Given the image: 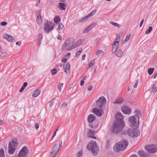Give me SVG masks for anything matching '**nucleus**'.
Here are the masks:
<instances>
[{
    "label": "nucleus",
    "instance_id": "f257e3e1",
    "mask_svg": "<svg viewBox=\"0 0 157 157\" xmlns=\"http://www.w3.org/2000/svg\"><path fill=\"white\" fill-rule=\"evenodd\" d=\"M75 42V39L73 38H69L66 39L62 47L63 50L70 51L75 48L74 45Z\"/></svg>",
    "mask_w": 157,
    "mask_h": 157
},
{
    "label": "nucleus",
    "instance_id": "f03ea898",
    "mask_svg": "<svg viewBox=\"0 0 157 157\" xmlns=\"http://www.w3.org/2000/svg\"><path fill=\"white\" fill-rule=\"evenodd\" d=\"M86 148L88 150L91 151L94 155H96L97 154L99 150L96 141L92 140L89 142Z\"/></svg>",
    "mask_w": 157,
    "mask_h": 157
},
{
    "label": "nucleus",
    "instance_id": "7ed1b4c3",
    "mask_svg": "<svg viewBox=\"0 0 157 157\" xmlns=\"http://www.w3.org/2000/svg\"><path fill=\"white\" fill-rule=\"evenodd\" d=\"M128 143V142L127 141L122 140L114 146V150L117 152L122 151L126 147Z\"/></svg>",
    "mask_w": 157,
    "mask_h": 157
},
{
    "label": "nucleus",
    "instance_id": "20e7f679",
    "mask_svg": "<svg viewBox=\"0 0 157 157\" xmlns=\"http://www.w3.org/2000/svg\"><path fill=\"white\" fill-rule=\"evenodd\" d=\"M124 125L123 122L115 121L113 123V132L117 133L121 131L124 128Z\"/></svg>",
    "mask_w": 157,
    "mask_h": 157
},
{
    "label": "nucleus",
    "instance_id": "39448f33",
    "mask_svg": "<svg viewBox=\"0 0 157 157\" xmlns=\"http://www.w3.org/2000/svg\"><path fill=\"white\" fill-rule=\"evenodd\" d=\"M130 125L133 128H137L139 126V119L137 116H131L128 119Z\"/></svg>",
    "mask_w": 157,
    "mask_h": 157
},
{
    "label": "nucleus",
    "instance_id": "423d86ee",
    "mask_svg": "<svg viewBox=\"0 0 157 157\" xmlns=\"http://www.w3.org/2000/svg\"><path fill=\"white\" fill-rule=\"evenodd\" d=\"M106 102V98L103 96H101L96 101V106L98 108H103L105 107Z\"/></svg>",
    "mask_w": 157,
    "mask_h": 157
},
{
    "label": "nucleus",
    "instance_id": "0eeeda50",
    "mask_svg": "<svg viewBox=\"0 0 157 157\" xmlns=\"http://www.w3.org/2000/svg\"><path fill=\"white\" fill-rule=\"evenodd\" d=\"M59 145L58 147V144H55L52 147L51 153V157H56L58 152L59 150L62 147V142L61 141H59Z\"/></svg>",
    "mask_w": 157,
    "mask_h": 157
},
{
    "label": "nucleus",
    "instance_id": "6e6552de",
    "mask_svg": "<svg viewBox=\"0 0 157 157\" xmlns=\"http://www.w3.org/2000/svg\"><path fill=\"white\" fill-rule=\"evenodd\" d=\"M54 25L47 20L44 26V29L45 33H48L50 32L53 29Z\"/></svg>",
    "mask_w": 157,
    "mask_h": 157
},
{
    "label": "nucleus",
    "instance_id": "1a4fd4ad",
    "mask_svg": "<svg viewBox=\"0 0 157 157\" xmlns=\"http://www.w3.org/2000/svg\"><path fill=\"white\" fill-rule=\"evenodd\" d=\"M145 148L148 152L152 153L157 151V145H147L145 146Z\"/></svg>",
    "mask_w": 157,
    "mask_h": 157
},
{
    "label": "nucleus",
    "instance_id": "9d476101",
    "mask_svg": "<svg viewBox=\"0 0 157 157\" xmlns=\"http://www.w3.org/2000/svg\"><path fill=\"white\" fill-rule=\"evenodd\" d=\"M136 128L128 129L127 131V133L128 135L132 137H133L134 136H138L140 134V133L136 130Z\"/></svg>",
    "mask_w": 157,
    "mask_h": 157
},
{
    "label": "nucleus",
    "instance_id": "9b49d317",
    "mask_svg": "<svg viewBox=\"0 0 157 157\" xmlns=\"http://www.w3.org/2000/svg\"><path fill=\"white\" fill-rule=\"evenodd\" d=\"M29 150L26 146L23 147L20 151L18 156L19 157H25L28 154Z\"/></svg>",
    "mask_w": 157,
    "mask_h": 157
},
{
    "label": "nucleus",
    "instance_id": "f8f14e48",
    "mask_svg": "<svg viewBox=\"0 0 157 157\" xmlns=\"http://www.w3.org/2000/svg\"><path fill=\"white\" fill-rule=\"evenodd\" d=\"M92 111L96 116L99 117L103 113V110L102 109H92Z\"/></svg>",
    "mask_w": 157,
    "mask_h": 157
},
{
    "label": "nucleus",
    "instance_id": "ddd939ff",
    "mask_svg": "<svg viewBox=\"0 0 157 157\" xmlns=\"http://www.w3.org/2000/svg\"><path fill=\"white\" fill-rule=\"evenodd\" d=\"M36 20L37 23L41 25L42 23V20L40 15V12L39 11L36 13Z\"/></svg>",
    "mask_w": 157,
    "mask_h": 157
},
{
    "label": "nucleus",
    "instance_id": "4468645a",
    "mask_svg": "<svg viewBox=\"0 0 157 157\" xmlns=\"http://www.w3.org/2000/svg\"><path fill=\"white\" fill-rule=\"evenodd\" d=\"M63 70L64 72L67 74L70 72V64L69 63H67L64 64L63 66Z\"/></svg>",
    "mask_w": 157,
    "mask_h": 157
},
{
    "label": "nucleus",
    "instance_id": "2eb2a0df",
    "mask_svg": "<svg viewBox=\"0 0 157 157\" xmlns=\"http://www.w3.org/2000/svg\"><path fill=\"white\" fill-rule=\"evenodd\" d=\"M96 23L95 22L92 23L90 25H89L87 28L85 29L83 31V33H88L91 29L95 26L96 25Z\"/></svg>",
    "mask_w": 157,
    "mask_h": 157
},
{
    "label": "nucleus",
    "instance_id": "dca6fc26",
    "mask_svg": "<svg viewBox=\"0 0 157 157\" xmlns=\"http://www.w3.org/2000/svg\"><path fill=\"white\" fill-rule=\"evenodd\" d=\"M3 37L5 39H6L9 42H11L15 40V39L13 37L7 34H4Z\"/></svg>",
    "mask_w": 157,
    "mask_h": 157
},
{
    "label": "nucleus",
    "instance_id": "f3484780",
    "mask_svg": "<svg viewBox=\"0 0 157 157\" xmlns=\"http://www.w3.org/2000/svg\"><path fill=\"white\" fill-rule=\"evenodd\" d=\"M8 148V151L9 153L10 154H13L15 151V147H14V146H12L11 145V144L10 143H9Z\"/></svg>",
    "mask_w": 157,
    "mask_h": 157
},
{
    "label": "nucleus",
    "instance_id": "a211bd4d",
    "mask_svg": "<svg viewBox=\"0 0 157 157\" xmlns=\"http://www.w3.org/2000/svg\"><path fill=\"white\" fill-rule=\"evenodd\" d=\"M115 117L116 119V121H118L123 122V121L124 119L121 113H117Z\"/></svg>",
    "mask_w": 157,
    "mask_h": 157
},
{
    "label": "nucleus",
    "instance_id": "6ab92c4d",
    "mask_svg": "<svg viewBox=\"0 0 157 157\" xmlns=\"http://www.w3.org/2000/svg\"><path fill=\"white\" fill-rule=\"evenodd\" d=\"M95 133L94 131L90 129L87 130V136L88 137L93 139H96V138L94 136Z\"/></svg>",
    "mask_w": 157,
    "mask_h": 157
},
{
    "label": "nucleus",
    "instance_id": "aec40b11",
    "mask_svg": "<svg viewBox=\"0 0 157 157\" xmlns=\"http://www.w3.org/2000/svg\"><path fill=\"white\" fill-rule=\"evenodd\" d=\"M95 119V117L92 114H90L87 118L88 122L90 123H92Z\"/></svg>",
    "mask_w": 157,
    "mask_h": 157
},
{
    "label": "nucleus",
    "instance_id": "412c9836",
    "mask_svg": "<svg viewBox=\"0 0 157 157\" xmlns=\"http://www.w3.org/2000/svg\"><path fill=\"white\" fill-rule=\"evenodd\" d=\"M124 101V99L122 98H120L117 99L115 100L114 101H113L112 103L114 104H121Z\"/></svg>",
    "mask_w": 157,
    "mask_h": 157
},
{
    "label": "nucleus",
    "instance_id": "4be33fe9",
    "mask_svg": "<svg viewBox=\"0 0 157 157\" xmlns=\"http://www.w3.org/2000/svg\"><path fill=\"white\" fill-rule=\"evenodd\" d=\"M121 111L125 114H130L131 112V109H121Z\"/></svg>",
    "mask_w": 157,
    "mask_h": 157
},
{
    "label": "nucleus",
    "instance_id": "5701e85b",
    "mask_svg": "<svg viewBox=\"0 0 157 157\" xmlns=\"http://www.w3.org/2000/svg\"><path fill=\"white\" fill-rule=\"evenodd\" d=\"M123 52L121 49H119L116 52V54L118 57L120 58L123 56Z\"/></svg>",
    "mask_w": 157,
    "mask_h": 157
},
{
    "label": "nucleus",
    "instance_id": "b1692460",
    "mask_svg": "<svg viewBox=\"0 0 157 157\" xmlns=\"http://www.w3.org/2000/svg\"><path fill=\"white\" fill-rule=\"evenodd\" d=\"M66 6V4H65L60 3L58 5V7L61 10H65Z\"/></svg>",
    "mask_w": 157,
    "mask_h": 157
},
{
    "label": "nucleus",
    "instance_id": "393cba45",
    "mask_svg": "<svg viewBox=\"0 0 157 157\" xmlns=\"http://www.w3.org/2000/svg\"><path fill=\"white\" fill-rule=\"evenodd\" d=\"M138 154L141 157H147V154L142 150H140L138 151Z\"/></svg>",
    "mask_w": 157,
    "mask_h": 157
},
{
    "label": "nucleus",
    "instance_id": "a878e982",
    "mask_svg": "<svg viewBox=\"0 0 157 157\" xmlns=\"http://www.w3.org/2000/svg\"><path fill=\"white\" fill-rule=\"evenodd\" d=\"M84 42V40L83 39H80L78 41H77L76 43L75 42L74 43V45L75 46H76V47L77 46L83 43Z\"/></svg>",
    "mask_w": 157,
    "mask_h": 157
},
{
    "label": "nucleus",
    "instance_id": "bb28decb",
    "mask_svg": "<svg viewBox=\"0 0 157 157\" xmlns=\"http://www.w3.org/2000/svg\"><path fill=\"white\" fill-rule=\"evenodd\" d=\"M9 143H10L11 145L15 148L16 146L18 144V142L16 140H12L11 142H10Z\"/></svg>",
    "mask_w": 157,
    "mask_h": 157
},
{
    "label": "nucleus",
    "instance_id": "cd10ccee",
    "mask_svg": "<svg viewBox=\"0 0 157 157\" xmlns=\"http://www.w3.org/2000/svg\"><path fill=\"white\" fill-rule=\"evenodd\" d=\"M40 93V91L38 90H37L33 92L32 95L34 97H36Z\"/></svg>",
    "mask_w": 157,
    "mask_h": 157
},
{
    "label": "nucleus",
    "instance_id": "c85d7f7f",
    "mask_svg": "<svg viewBox=\"0 0 157 157\" xmlns=\"http://www.w3.org/2000/svg\"><path fill=\"white\" fill-rule=\"evenodd\" d=\"M134 113L135 115L134 116H137L138 117L139 119L140 117L141 116V114L140 111L137 109H136Z\"/></svg>",
    "mask_w": 157,
    "mask_h": 157
},
{
    "label": "nucleus",
    "instance_id": "c756f323",
    "mask_svg": "<svg viewBox=\"0 0 157 157\" xmlns=\"http://www.w3.org/2000/svg\"><path fill=\"white\" fill-rule=\"evenodd\" d=\"M42 38H43L42 35L41 34H39L38 36V43L39 44V45H40L41 43V41H42Z\"/></svg>",
    "mask_w": 157,
    "mask_h": 157
},
{
    "label": "nucleus",
    "instance_id": "7c9ffc66",
    "mask_svg": "<svg viewBox=\"0 0 157 157\" xmlns=\"http://www.w3.org/2000/svg\"><path fill=\"white\" fill-rule=\"evenodd\" d=\"M156 85V84H155L152 86L151 89V92L155 93L157 90V87Z\"/></svg>",
    "mask_w": 157,
    "mask_h": 157
},
{
    "label": "nucleus",
    "instance_id": "2f4dec72",
    "mask_svg": "<svg viewBox=\"0 0 157 157\" xmlns=\"http://www.w3.org/2000/svg\"><path fill=\"white\" fill-rule=\"evenodd\" d=\"M60 21V17L58 16H56L54 18V21L56 23H58Z\"/></svg>",
    "mask_w": 157,
    "mask_h": 157
},
{
    "label": "nucleus",
    "instance_id": "473e14b6",
    "mask_svg": "<svg viewBox=\"0 0 157 157\" xmlns=\"http://www.w3.org/2000/svg\"><path fill=\"white\" fill-rule=\"evenodd\" d=\"M96 10H93L88 15H87V17L88 18L90 17L93 15H94L96 12Z\"/></svg>",
    "mask_w": 157,
    "mask_h": 157
},
{
    "label": "nucleus",
    "instance_id": "72a5a7b5",
    "mask_svg": "<svg viewBox=\"0 0 157 157\" xmlns=\"http://www.w3.org/2000/svg\"><path fill=\"white\" fill-rule=\"evenodd\" d=\"M88 18L87 16L84 17L80 19L79 20V23L82 22L84 21H86L87 20V18Z\"/></svg>",
    "mask_w": 157,
    "mask_h": 157
},
{
    "label": "nucleus",
    "instance_id": "f704fd0d",
    "mask_svg": "<svg viewBox=\"0 0 157 157\" xmlns=\"http://www.w3.org/2000/svg\"><path fill=\"white\" fill-rule=\"evenodd\" d=\"M0 157H5V155L4 154V151L2 148L0 149Z\"/></svg>",
    "mask_w": 157,
    "mask_h": 157
},
{
    "label": "nucleus",
    "instance_id": "c9c22d12",
    "mask_svg": "<svg viewBox=\"0 0 157 157\" xmlns=\"http://www.w3.org/2000/svg\"><path fill=\"white\" fill-rule=\"evenodd\" d=\"M95 63V60H92L90 61V63H89L88 67V68H89L90 67H91L94 65Z\"/></svg>",
    "mask_w": 157,
    "mask_h": 157
},
{
    "label": "nucleus",
    "instance_id": "e433bc0d",
    "mask_svg": "<svg viewBox=\"0 0 157 157\" xmlns=\"http://www.w3.org/2000/svg\"><path fill=\"white\" fill-rule=\"evenodd\" d=\"M154 70V68H149L148 70V72L149 75H151L153 73Z\"/></svg>",
    "mask_w": 157,
    "mask_h": 157
},
{
    "label": "nucleus",
    "instance_id": "4c0bfd02",
    "mask_svg": "<svg viewBox=\"0 0 157 157\" xmlns=\"http://www.w3.org/2000/svg\"><path fill=\"white\" fill-rule=\"evenodd\" d=\"M110 23L111 24L117 27L118 28L120 27V25L117 23L114 22L112 21H111L110 22Z\"/></svg>",
    "mask_w": 157,
    "mask_h": 157
},
{
    "label": "nucleus",
    "instance_id": "58836bf2",
    "mask_svg": "<svg viewBox=\"0 0 157 157\" xmlns=\"http://www.w3.org/2000/svg\"><path fill=\"white\" fill-rule=\"evenodd\" d=\"M152 30V28L151 26H150L149 27L148 29L147 30L145 33L146 34H148L150 33Z\"/></svg>",
    "mask_w": 157,
    "mask_h": 157
},
{
    "label": "nucleus",
    "instance_id": "ea45409f",
    "mask_svg": "<svg viewBox=\"0 0 157 157\" xmlns=\"http://www.w3.org/2000/svg\"><path fill=\"white\" fill-rule=\"evenodd\" d=\"M104 52L102 51L99 50L96 52V55L97 56L101 55Z\"/></svg>",
    "mask_w": 157,
    "mask_h": 157
},
{
    "label": "nucleus",
    "instance_id": "a19ab883",
    "mask_svg": "<svg viewBox=\"0 0 157 157\" xmlns=\"http://www.w3.org/2000/svg\"><path fill=\"white\" fill-rule=\"evenodd\" d=\"M35 121L34 120H31L30 121V122L29 124L30 126L31 127H33V125L35 124Z\"/></svg>",
    "mask_w": 157,
    "mask_h": 157
},
{
    "label": "nucleus",
    "instance_id": "79ce46f5",
    "mask_svg": "<svg viewBox=\"0 0 157 157\" xmlns=\"http://www.w3.org/2000/svg\"><path fill=\"white\" fill-rule=\"evenodd\" d=\"M63 28V25L61 23H59V26L58 28V29L60 30L62 29Z\"/></svg>",
    "mask_w": 157,
    "mask_h": 157
},
{
    "label": "nucleus",
    "instance_id": "37998d69",
    "mask_svg": "<svg viewBox=\"0 0 157 157\" xmlns=\"http://www.w3.org/2000/svg\"><path fill=\"white\" fill-rule=\"evenodd\" d=\"M73 85L71 84L70 85L69 87L68 91L70 92H72L73 91Z\"/></svg>",
    "mask_w": 157,
    "mask_h": 157
},
{
    "label": "nucleus",
    "instance_id": "c03bdc74",
    "mask_svg": "<svg viewBox=\"0 0 157 157\" xmlns=\"http://www.w3.org/2000/svg\"><path fill=\"white\" fill-rule=\"evenodd\" d=\"M63 85V83H59L58 86L59 90L60 92H61V86Z\"/></svg>",
    "mask_w": 157,
    "mask_h": 157
},
{
    "label": "nucleus",
    "instance_id": "a18cd8bd",
    "mask_svg": "<svg viewBox=\"0 0 157 157\" xmlns=\"http://www.w3.org/2000/svg\"><path fill=\"white\" fill-rule=\"evenodd\" d=\"M118 48L117 47H114V46H112V53H114L117 50Z\"/></svg>",
    "mask_w": 157,
    "mask_h": 157
},
{
    "label": "nucleus",
    "instance_id": "49530a36",
    "mask_svg": "<svg viewBox=\"0 0 157 157\" xmlns=\"http://www.w3.org/2000/svg\"><path fill=\"white\" fill-rule=\"evenodd\" d=\"M119 45V43L114 41V42L113 43V44L112 46H114V47H117V48H118Z\"/></svg>",
    "mask_w": 157,
    "mask_h": 157
},
{
    "label": "nucleus",
    "instance_id": "de8ad7c7",
    "mask_svg": "<svg viewBox=\"0 0 157 157\" xmlns=\"http://www.w3.org/2000/svg\"><path fill=\"white\" fill-rule=\"evenodd\" d=\"M131 37V35H129L126 36L125 39V42L128 41L130 39Z\"/></svg>",
    "mask_w": 157,
    "mask_h": 157
},
{
    "label": "nucleus",
    "instance_id": "09e8293b",
    "mask_svg": "<svg viewBox=\"0 0 157 157\" xmlns=\"http://www.w3.org/2000/svg\"><path fill=\"white\" fill-rule=\"evenodd\" d=\"M7 53L6 52H2L1 55H0V56L1 57H5L7 55Z\"/></svg>",
    "mask_w": 157,
    "mask_h": 157
},
{
    "label": "nucleus",
    "instance_id": "8fccbe9b",
    "mask_svg": "<svg viewBox=\"0 0 157 157\" xmlns=\"http://www.w3.org/2000/svg\"><path fill=\"white\" fill-rule=\"evenodd\" d=\"M110 141L109 140H107L106 143V148L107 149H109V147L110 143H109Z\"/></svg>",
    "mask_w": 157,
    "mask_h": 157
},
{
    "label": "nucleus",
    "instance_id": "3c124183",
    "mask_svg": "<svg viewBox=\"0 0 157 157\" xmlns=\"http://www.w3.org/2000/svg\"><path fill=\"white\" fill-rule=\"evenodd\" d=\"M55 99H53L52 101H50V104H49V106H50V107H52V105L54 103V101H55Z\"/></svg>",
    "mask_w": 157,
    "mask_h": 157
},
{
    "label": "nucleus",
    "instance_id": "603ef678",
    "mask_svg": "<svg viewBox=\"0 0 157 157\" xmlns=\"http://www.w3.org/2000/svg\"><path fill=\"white\" fill-rule=\"evenodd\" d=\"M82 50V48H80V50L77 52V53L76 54V56H78L80 54V53H81Z\"/></svg>",
    "mask_w": 157,
    "mask_h": 157
},
{
    "label": "nucleus",
    "instance_id": "864d4df0",
    "mask_svg": "<svg viewBox=\"0 0 157 157\" xmlns=\"http://www.w3.org/2000/svg\"><path fill=\"white\" fill-rule=\"evenodd\" d=\"M121 38H120V36H117L115 40V41L117 42H118L119 43V42L120 41V40Z\"/></svg>",
    "mask_w": 157,
    "mask_h": 157
},
{
    "label": "nucleus",
    "instance_id": "5fc2aeb1",
    "mask_svg": "<svg viewBox=\"0 0 157 157\" xmlns=\"http://www.w3.org/2000/svg\"><path fill=\"white\" fill-rule=\"evenodd\" d=\"M51 72L52 74L53 75L56 74V73L57 72V71L55 69H52L51 70Z\"/></svg>",
    "mask_w": 157,
    "mask_h": 157
},
{
    "label": "nucleus",
    "instance_id": "6e6d98bb",
    "mask_svg": "<svg viewBox=\"0 0 157 157\" xmlns=\"http://www.w3.org/2000/svg\"><path fill=\"white\" fill-rule=\"evenodd\" d=\"M93 88V86L92 85L89 86L87 88V90L88 91H91Z\"/></svg>",
    "mask_w": 157,
    "mask_h": 157
},
{
    "label": "nucleus",
    "instance_id": "4d7b16f0",
    "mask_svg": "<svg viewBox=\"0 0 157 157\" xmlns=\"http://www.w3.org/2000/svg\"><path fill=\"white\" fill-rule=\"evenodd\" d=\"M67 104L66 103H63L61 105V107L62 108L66 107H67Z\"/></svg>",
    "mask_w": 157,
    "mask_h": 157
},
{
    "label": "nucleus",
    "instance_id": "13d9d810",
    "mask_svg": "<svg viewBox=\"0 0 157 157\" xmlns=\"http://www.w3.org/2000/svg\"><path fill=\"white\" fill-rule=\"evenodd\" d=\"M138 82V79L136 81L135 84L134 85V88H136L137 87Z\"/></svg>",
    "mask_w": 157,
    "mask_h": 157
},
{
    "label": "nucleus",
    "instance_id": "bf43d9fd",
    "mask_svg": "<svg viewBox=\"0 0 157 157\" xmlns=\"http://www.w3.org/2000/svg\"><path fill=\"white\" fill-rule=\"evenodd\" d=\"M7 24V23L6 21H4L1 23V25L2 26H5Z\"/></svg>",
    "mask_w": 157,
    "mask_h": 157
},
{
    "label": "nucleus",
    "instance_id": "052dcab7",
    "mask_svg": "<svg viewBox=\"0 0 157 157\" xmlns=\"http://www.w3.org/2000/svg\"><path fill=\"white\" fill-rule=\"evenodd\" d=\"M35 128L36 129H38L39 128V124L38 123H36L35 124Z\"/></svg>",
    "mask_w": 157,
    "mask_h": 157
},
{
    "label": "nucleus",
    "instance_id": "680f3d73",
    "mask_svg": "<svg viewBox=\"0 0 157 157\" xmlns=\"http://www.w3.org/2000/svg\"><path fill=\"white\" fill-rule=\"evenodd\" d=\"M122 35H123V33L121 32H120L119 33V34H117V35L118 36H120V37Z\"/></svg>",
    "mask_w": 157,
    "mask_h": 157
},
{
    "label": "nucleus",
    "instance_id": "e2e57ef3",
    "mask_svg": "<svg viewBox=\"0 0 157 157\" xmlns=\"http://www.w3.org/2000/svg\"><path fill=\"white\" fill-rule=\"evenodd\" d=\"M28 83L26 82H25L24 83L23 86H22L24 88H25L27 86Z\"/></svg>",
    "mask_w": 157,
    "mask_h": 157
},
{
    "label": "nucleus",
    "instance_id": "0e129e2a",
    "mask_svg": "<svg viewBox=\"0 0 157 157\" xmlns=\"http://www.w3.org/2000/svg\"><path fill=\"white\" fill-rule=\"evenodd\" d=\"M25 88H24L22 86L21 88L20 89V90H19V92H22L23 91V90H24V89H25Z\"/></svg>",
    "mask_w": 157,
    "mask_h": 157
},
{
    "label": "nucleus",
    "instance_id": "69168bd1",
    "mask_svg": "<svg viewBox=\"0 0 157 157\" xmlns=\"http://www.w3.org/2000/svg\"><path fill=\"white\" fill-rule=\"evenodd\" d=\"M144 19H142V21H141V22H140V27H141L142 26V25L143 22H144Z\"/></svg>",
    "mask_w": 157,
    "mask_h": 157
},
{
    "label": "nucleus",
    "instance_id": "338daca9",
    "mask_svg": "<svg viewBox=\"0 0 157 157\" xmlns=\"http://www.w3.org/2000/svg\"><path fill=\"white\" fill-rule=\"evenodd\" d=\"M57 38L59 40H61L62 39V36L60 35H58L57 36Z\"/></svg>",
    "mask_w": 157,
    "mask_h": 157
},
{
    "label": "nucleus",
    "instance_id": "774afa93",
    "mask_svg": "<svg viewBox=\"0 0 157 157\" xmlns=\"http://www.w3.org/2000/svg\"><path fill=\"white\" fill-rule=\"evenodd\" d=\"M67 61V59L66 58H63L62 59V61L63 62H66Z\"/></svg>",
    "mask_w": 157,
    "mask_h": 157
}]
</instances>
